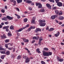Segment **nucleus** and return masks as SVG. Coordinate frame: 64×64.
<instances>
[{"mask_svg": "<svg viewBox=\"0 0 64 64\" xmlns=\"http://www.w3.org/2000/svg\"><path fill=\"white\" fill-rule=\"evenodd\" d=\"M29 26V24H27L26 26L24 28V29H25L26 28H27V27H28Z\"/></svg>", "mask_w": 64, "mask_h": 64, "instance_id": "e433bc0d", "label": "nucleus"}, {"mask_svg": "<svg viewBox=\"0 0 64 64\" xmlns=\"http://www.w3.org/2000/svg\"><path fill=\"white\" fill-rule=\"evenodd\" d=\"M61 45H64V44L63 43L61 42Z\"/></svg>", "mask_w": 64, "mask_h": 64, "instance_id": "69168bd1", "label": "nucleus"}, {"mask_svg": "<svg viewBox=\"0 0 64 64\" xmlns=\"http://www.w3.org/2000/svg\"><path fill=\"white\" fill-rule=\"evenodd\" d=\"M16 10L17 11H18L19 12L20 11V10H19V9L18 8H16Z\"/></svg>", "mask_w": 64, "mask_h": 64, "instance_id": "3c124183", "label": "nucleus"}, {"mask_svg": "<svg viewBox=\"0 0 64 64\" xmlns=\"http://www.w3.org/2000/svg\"><path fill=\"white\" fill-rule=\"evenodd\" d=\"M2 46H0V50L1 51H2V50H4V48H3Z\"/></svg>", "mask_w": 64, "mask_h": 64, "instance_id": "2eb2a0df", "label": "nucleus"}, {"mask_svg": "<svg viewBox=\"0 0 64 64\" xmlns=\"http://www.w3.org/2000/svg\"><path fill=\"white\" fill-rule=\"evenodd\" d=\"M23 29H24V28L19 29V30H17V32H20V31H21L22 30H23Z\"/></svg>", "mask_w": 64, "mask_h": 64, "instance_id": "f8f14e48", "label": "nucleus"}, {"mask_svg": "<svg viewBox=\"0 0 64 64\" xmlns=\"http://www.w3.org/2000/svg\"><path fill=\"white\" fill-rule=\"evenodd\" d=\"M39 38V37L38 36V37H36V36H34L33 38H32L34 40L35 39H36V40H38V38Z\"/></svg>", "mask_w": 64, "mask_h": 64, "instance_id": "4468645a", "label": "nucleus"}, {"mask_svg": "<svg viewBox=\"0 0 64 64\" xmlns=\"http://www.w3.org/2000/svg\"><path fill=\"white\" fill-rule=\"evenodd\" d=\"M32 23H33L34 24V23H35V20H34V19H32Z\"/></svg>", "mask_w": 64, "mask_h": 64, "instance_id": "37998d69", "label": "nucleus"}, {"mask_svg": "<svg viewBox=\"0 0 64 64\" xmlns=\"http://www.w3.org/2000/svg\"><path fill=\"white\" fill-rule=\"evenodd\" d=\"M15 15L16 16H17L18 19H20V16L16 14H15Z\"/></svg>", "mask_w": 64, "mask_h": 64, "instance_id": "5701e85b", "label": "nucleus"}, {"mask_svg": "<svg viewBox=\"0 0 64 64\" xmlns=\"http://www.w3.org/2000/svg\"><path fill=\"white\" fill-rule=\"evenodd\" d=\"M62 24V22H60L59 23V25H61V24Z\"/></svg>", "mask_w": 64, "mask_h": 64, "instance_id": "bf43d9fd", "label": "nucleus"}, {"mask_svg": "<svg viewBox=\"0 0 64 64\" xmlns=\"http://www.w3.org/2000/svg\"><path fill=\"white\" fill-rule=\"evenodd\" d=\"M35 42V40H34L32 42V43H34Z\"/></svg>", "mask_w": 64, "mask_h": 64, "instance_id": "052dcab7", "label": "nucleus"}, {"mask_svg": "<svg viewBox=\"0 0 64 64\" xmlns=\"http://www.w3.org/2000/svg\"><path fill=\"white\" fill-rule=\"evenodd\" d=\"M60 34V32H58L56 34H54V35L56 37H58V36H59V34Z\"/></svg>", "mask_w": 64, "mask_h": 64, "instance_id": "6e6552de", "label": "nucleus"}, {"mask_svg": "<svg viewBox=\"0 0 64 64\" xmlns=\"http://www.w3.org/2000/svg\"><path fill=\"white\" fill-rule=\"evenodd\" d=\"M6 32H8V31H9V29H8V28H6Z\"/></svg>", "mask_w": 64, "mask_h": 64, "instance_id": "4d7b16f0", "label": "nucleus"}, {"mask_svg": "<svg viewBox=\"0 0 64 64\" xmlns=\"http://www.w3.org/2000/svg\"><path fill=\"white\" fill-rule=\"evenodd\" d=\"M48 56H50V55H52V53L51 52H48Z\"/></svg>", "mask_w": 64, "mask_h": 64, "instance_id": "412c9836", "label": "nucleus"}, {"mask_svg": "<svg viewBox=\"0 0 64 64\" xmlns=\"http://www.w3.org/2000/svg\"><path fill=\"white\" fill-rule=\"evenodd\" d=\"M57 17V15H56L52 16L51 18L52 19H54L55 18V17Z\"/></svg>", "mask_w": 64, "mask_h": 64, "instance_id": "0eeeda50", "label": "nucleus"}, {"mask_svg": "<svg viewBox=\"0 0 64 64\" xmlns=\"http://www.w3.org/2000/svg\"><path fill=\"white\" fill-rule=\"evenodd\" d=\"M32 19H34V20H35V19H36V18L35 17H34Z\"/></svg>", "mask_w": 64, "mask_h": 64, "instance_id": "680f3d73", "label": "nucleus"}, {"mask_svg": "<svg viewBox=\"0 0 64 64\" xmlns=\"http://www.w3.org/2000/svg\"><path fill=\"white\" fill-rule=\"evenodd\" d=\"M6 53L7 55H10V51H7Z\"/></svg>", "mask_w": 64, "mask_h": 64, "instance_id": "f3484780", "label": "nucleus"}, {"mask_svg": "<svg viewBox=\"0 0 64 64\" xmlns=\"http://www.w3.org/2000/svg\"><path fill=\"white\" fill-rule=\"evenodd\" d=\"M5 46L6 47V48H8V45H7V44H5Z\"/></svg>", "mask_w": 64, "mask_h": 64, "instance_id": "8fccbe9b", "label": "nucleus"}, {"mask_svg": "<svg viewBox=\"0 0 64 64\" xmlns=\"http://www.w3.org/2000/svg\"><path fill=\"white\" fill-rule=\"evenodd\" d=\"M1 37L2 38H7V37L6 36V35L5 34H3V36H2Z\"/></svg>", "mask_w": 64, "mask_h": 64, "instance_id": "4be33fe9", "label": "nucleus"}, {"mask_svg": "<svg viewBox=\"0 0 64 64\" xmlns=\"http://www.w3.org/2000/svg\"><path fill=\"white\" fill-rule=\"evenodd\" d=\"M38 7L39 8H42V5L41 4V3H40V4H39L38 6Z\"/></svg>", "mask_w": 64, "mask_h": 64, "instance_id": "b1692460", "label": "nucleus"}, {"mask_svg": "<svg viewBox=\"0 0 64 64\" xmlns=\"http://www.w3.org/2000/svg\"><path fill=\"white\" fill-rule=\"evenodd\" d=\"M12 49L13 48H8V49L9 50H12Z\"/></svg>", "mask_w": 64, "mask_h": 64, "instance_id": "a18cd8bd", "label": "nucleus"}, {"mask_svg": "<svg viewBox=\"0 0 64 64\" xmlns=\"http://www.w3.org/2000/svg\"><path fill=\"white\" fill-rule=\"evenodd\" d=\"M18 3H20L22 2V0H17Z\"/></svg>", "mask_w": 64, "mask_h": 64, "instance_id": "aec40b11", "label": "nucleus"}, {"mask_svg": "<svg viewBox=\"0 0 64 64\" xmlns=\"http://www.w3.org/2000/svg\"><path fill=\"white\" fill-rule=\"evenodd\" d=\"M3 29H6V26H4V27L3 28Z\"/></svg>", "mask_w": 64, "mask_h": 64, "instance_id": "6e6d98bb", "label": "nucleus"}, {"mask_svg": "<svg viewBox=\"0 0 64 64\" xmlns=\"http://www.w3.org/2000/svg\"><path fill=\"white\" fill-rule=\"evenodd\" d=\"M28 9L29 10H30V11H32V8H31V7H29Z\"/></svg>", "mask_w": 64, "mask_h": 64, "instance_id": "58836bf2", "label": "nucleus"}, {"mask_svg": "<svg viewBox=\"0 0 64 64\" xmlns=\"http://www.w3.org/2000/svg\"><path fill=\"white\" fill-rule=\"evenodd\" d=\"M23 58H24V59H26L27 58H28L26 56H23Z\"/></svg>", "mask_w": 64, "mask_h": 64, "instance_id": "4c0bfd02", "label": "nucleus"}, {"mask_svg": "<svg viewBox=\"0 0 64 64\" xmlns=\"http://www.w3.org/2000/svg\"><path fill=\"white\" fill-rule=\"evenodd\" d=\"M23 40L24 42H29V40L26 39L25 38H23Z\"/></svg>", "mask_w": 64, "mask_h": 64, "instance_id": "ddd939ff", "label": "nucleus"}, {"mask_svg": "<svg viewBox=\"0 0 64 64\" xmlns=\"http://www.w3.org/2000/svg\"><path fill=\"white\" fill-rule=\"evenodd\" d=\"M5 24H8V22H5Z\"/></svg>", "mask_w": 64, "mask_h": 64, "instance_id": "13d9d810", "label": "nucleus"}, {"mask_svg": "<svg viewBox=\"0 0 64 64\" xmlns=\"http://www.w3.org/2000/svg\"><path fill=\"white\" fill-rule=\"evenodd\" d=\"M1 54H5V51H2L0 52Z\"/></svg>", "mask_w": 64, "mask_h": 64, "instance_id": "2f4dec72", "label": "nucleus"}, {"mask_svg": "<svg viewBox=\"0 0 64 64\" xmlns=\"http://www.w3.org/2000/svg\"><path fill=\"white\" fill-rule=\"evenodd\" d=\"M26 3H32V2L30 1V0H27L26 1Z\"/></svg>", "mask_w": 64, "mask_h": 64, "instance_id": "6ab92c4d", "label": "nucleus"}, {"mask_svg": "<svg viewBox=\"0 0 64 64\" xmlns=\"http://www.w3.org/2000/svg\"><path fill=\"white\" fill-rule=\"evenodd\" d=\"M21 58V56L19 55L18 56V57L17 58V59L18 60H19V59H20Z\"/></svg>", "mask_w": 64, "mask_h": 64, "instance_id": "bb28decb", "label": "nucleus"}, {"mask_svg": "<svg viewBox=\"0 0 64 64\" xmlns=\"http://www.w3.org/2000/svg\"><path fill=\"white\" fill-rule=\"evenodd\" d=\"M8 35L9 36H12L10 32H8Z\"/></svg>", "mask_w": 64, "mask_h": 64, "instance_id": "f704fd0d", "label": "nucleus"}, {"mask_svg": "<svg viewBox=\"0 0 64 64\" xmlns=\"http://www.w3.org/2000/svg\"><path fill=\"white\" fill-rule=\"evenodd\" d=\"M5 56L4 55H3L1 57V58L2 59H4V57Z\"/></svg>", "mask_w": 64, "mask_h": 64, "instance_id": "a878e982", "label": "nucleus"}, {"mask_svg": "<svg viewBox=\"0 0 64 64\" xmlns=\"http://www.w3.org/2000/svg\"><path fill=\"white\" fill-rule=\"evenodd\" d=\"M44 50H45L46 51H48V48H44Z\"/></svg>", "mask_w": 64, "mask_h": 64, "instance_id": "473e14b6", "label": "nucleus"}, {"mask_svg": "<svg viewBox=\"0 0 64 64\" xmlns=\"http://www.w3.org/2000/svg\"><path fill=\"white\" fill-rule=\"evenodd\" d=\"M36 30L37 31L40 32L41 31V29L40 28H37L36 29Z\"/></svg>", "mask_w": 64, "mask_h": 64, "instance_id": "a211bd4d", "label": "nucleus"}, {"mask_svg": "<svg viewBox=\"0 0 64 64\" xmlns=\"http://www.w3.org/2000/svg\"><path fill=\"white\" fill-rule=\"evenodd\" d=\"M6 18L8 19V20H12L13 19V18L12 17H11L9 16H8L6 17Z\"/></svg>", "mask_w": 64, "mask_h": 64, "instance_id": "20e7f679", "label": "nucleus"}, {"mask_svg": "<svg viewBox=\"0 0 64 64\" xmlns=\"http://www.w3.org/2000/svg\"><path fill=\"white\" fill-rule=\"evenodd\" d=\"M35 26H32L30 28L28 29V31H30L31 30V29H35Z\"/></svg>", "mask_w": 64, "mask_h": 64, "instance_id": "7ed1b4c3", "label": "nucleus"}, {"mask_svg": "<svg viewBox=\"0 0 64 64\" xmlns=\"http://www.w3.org/2000/svg\"><path fill=\"white\" fill-rule=\"evenodd\" d=\"M42 40H43V38H42V36H41L39 39V42H41V41H42Z\"/></svg>", "mask_w": 64, "mask_h": 64, "instance_id": "393cba45", "label": "nucleus"}, {"mask_svg": "<svg viewBox=\"0 0 64 64\" xmlns=\"http://www.w3.org/2000/svg\"><path fill=\"white\" fill-rule=\"evenodd\" d=\"M39 4H40V3H36V6H38V5H39Z\"/></svg>", "mask_w": 64, "mask_h": 64, "instance_id": "09e8293b", "label": "nucleus"}, {"mask_svg": "<svg viewBox=\"0 0 64 64\" xmlns=\"http://www.w3.org/2000/svg\"><path fill=\"white\" fill-rule=\"evenodd\" d=\"M14 4H16V2L15 0L14 1Z\"/></svg>", "mask_w": 64, "mask_h": 64, "instance_id": "e2e57ef3", "label": "nucleus"}, {"mask_svg": "<svg viewBox=\"0 0 64 64\" xmlns=\"http://www.w3.org/2000/svg\"><path fill=\"white\" fill-rule=\"evenodd\" d=\"M6 26V29H8V28H9V26Z\"/></svg>", "mask_w": 64, "mask_h": 64, "instance_id": "5fc2aeb1", "label": "nucleus"}, {"mask_svg": "<svg viewBox=\"0 0 64 64\" xmlns=\"http://www.w3.org/2000/svg\"><path fill=\"white\" fill-rule=\"evenodd\" d=\"M39 22H40V26H44L46 25V23H42L44 22H45V20H39Z\"/></svg>", "mask_w": 64, "mask_h": 64, "instance_id": "f257e3e1", "label": "nucleus"}, {"mask_svg": "<svg viewBox=\"0 0 64 64\" xmlns=\"http://www.w3.org/2000/svg\"><path fill=\"white\" fill-rule=\"evenodd\" d=\"M54 28H51L50 29L49 31H53V30H54Z\"/></svg>", "mask_w": 64, "mask_h": 64, "instance_id": "c756f323", "label": "nucleus"}, {"mask_svg": "<svg viewBox=\"0 0 64 64\" xmlns=\"http://www.w3.org/2000/svg\"><path fill=\"white\" fill-rule=\"evenodd\" d=\"M7 18L6 17H4L2 18V20H4V21H7Z\"/></svg>", "mask_w": 64, "mask_h": 64, "instance_id": "9b49d317", "label": "nucleus"}, {"mask_svg": "<svg viewBox=\"0 0 64 64\" xmlns=\"http://www.w3.org/2000/svg\"><path fill=\"white\" fill-rule=\"evenodd\" d=\"M10 29H11V30H13L14 29V27L13 26H11L10 27Z\"/></svg>", "mask_w": 64, "mask_h": 64, "instance_id": "cd10ccee", "label": "nucleus"}, {"mask_svg": "<svg viewBox=\"0 0 64 64\" xmlns=\"http://www.w3.org/2000/svg\"><path fill=\"white\" fill-rule=\"evenodd\" d=\"M50 2H53V3H54V0H50Z\"/></svg>", "mask_w": 64, "mask_h": 64, "instance_id": "49530a36", "label": "nucleus"}, {"mask_svg": "<svg viewBox=\"0 0 64 64\" xmlns=\"http://www.w3.org/2000/svg\"><path fill=\"white\" fill-rule=\"evenodd\" d=\"M58 19L60 20H63V19H64V17L62 16H60L58 17Z\"/></svg>", "mask_w": 64, "mask_h": 64, "instance_id": "9d476101", "label": "nucleus"}, {"mask_svg": "<svg viewBox=\"0 0 64 64\" xmlns=\"http://www.w3.org/2000/svg\"><path fill=\"white\" fill-rule=\"evenodd\" d=\"M30 59L28 58H27L25 60L26 63H28L29 61H30Z\"/></svg>", "mask_w": 64, "mask_h": 64, "instance_id": "1a4fd4ad", "label": "nucleus"}, {"mask_svg": "<svg viewBox=\"0 0 64 64\" xmlns=\"http://www.w3.org/2000/svg\"><path fill=\"white\" fill-rule=\"evenodd\" d=\"M36 51L38 53H41V52L40 51V49L39 48H37L36 50Z\"/></svg>", "mask_w": 64, "mask_h": 64, "instance_id": "dca6fc26", "label": "nucleus"}, {"mask_svg": "<svg viewBox=\"0 0 64 64\" xmlns=\"http://www.w3.org/2000/svg\"><path fill=\"white\" fill-rule=\"evenodd\" d=\"M41 63L42 64H45V62L43 61H42Z\"/></svg>", "mask_w": 64, "mask_h": 64, "instance_id": "de8ad7c7", "label": "nucleus"}, {"mask_svg": "<svg viewBox=\"0 0 64 64\" xmlns=\"http://www.w3.org/2000/svg\"><path fill=\"white\" fill-rule=\"evenodd\" d=\"M62 12L61 11H60L59 15H62Z\"/></svg>", "mask_w": 64, "mask_h": 64, "instance_id": "c9c22d12", "label": "nucleus"}, {"mask_svg": "<svg viewBox=\"0 0 64 64\" xmlns=\"http://www.w3.org/2000/svg\"><path fill=\"white\" fill-rule=\"evenodd\" d=\"M9 41V40H6L5 41V42H6V43H8Z\"/></svg>", "mask_w": 64, "mask_h": 64, "instance_id": "79ce46f5", "label": "nucleus"}, {"mask_svg": "<svg viewBox=\"0 0 64 64\" xmlns=\"http://www.w3.org/2000/svg\"><path fill=\"white\" fill-rule=\"evenodd\" d=\"M41 42H40L39 41V42L38 43V44L39 45H41Z\"/></svg>", "mask_w": 64, "mask_h": 64, "instance_id": "864d4df0", "label": "nucleus"}, {"mask_svg": "<svg viewBox=\"0 0 64 64\" xmlns=\"http://www.w3.org/2000/svg\"><path fill=\"white\" fill-rule=\"evenodd\" d=\"M40 11L41 12H45V10L44 9L41 10Z\"/></svg>", "mask_w": 64, "mask_h": 64, "instance_id": "72a5a7b5", "label": "nucleus"}, {"mask_svg": "<svg viewBox=\"0 0 64 64\" xmlns=\"http://www.w3.org/2000/svg\"><path fill=\"white\" fill-rule=\"evenodd\" d=\"M56 7H54L53 8L54 9H56Z\"/></svg>", "mask_w": 64, "mask_h": 64, "instance_id": "0e129e2a", "label": "nucleus"}, {"mask_svg": "<svg viewBox=\"0 0 64 64\" xmlns=\"http://www.w3.org/2000/svg\"><path fill=\"white\" fill-rule=\"evenodd\" d=\"M46 6L48 7V9H51V6H50L49 4H46Z\"/></svg>", "mask_w": 64, "mask_h": 64, "instance_id": "423d86ee", "label": "nucleus"}, {"mask_svg": "<svg viewBox=\"0 0 64 64\" xmlns=\"http://www.w3.org/2000/svg\"><path fill=\"white\" fill-rule=\"evenodd\" d=\"M43 55L44 56H48V52H43Z\"/></svg>", "mask_w": 64, "mask_h": 64, "instance_id": "f03ea898", "label": "nucleus"}, {"mask_svg": "<svg viewBox=\"0 0 64 64\" xmlns=\"http://www.w3.org/2000/svg\"><path fill=\"white\" fill-rule=\"evenodd\" d=\"M15 57V56L14 55V54H12L11 55V57L12 58H14Z\"/></svg>", "mask_w": 64, "mask_h": 64, "instance_id": "c03bdc74", "label": "nucleus"}, {"mask_svg": "<svg viewBox=\"0 0 64 64\" xmlns=\"http://www.w3.org/2000/svg\"><path fill=\"white\" fill-rule=\"evenodd\" d=\"M57 5L59 7H61L62 6V3L60 2H59L57 3Z\"/></svg>", "mask_w": 64, "mask_h": 64, "instance_id": "39448f33", "label": "nucleus"}, {"mask_svg": "<svg viewBox=\"0 0 64 64\" xmlns=\"http://www.w3.org/2000/svg\"><path fill=\"white\" fill-rule=\"evenodd\" d=\"M5 8L7 9V6H5Z\"/></svg>", "mask_w": 64, "mask_h": 64, "instance_id": "774afa93", "label": "nucleus"}, {"mask_svg": "<svg viewBox=\"0 0 64 64\" xmlns=\"http://www.w3.org/2000/svg\"><path fill=\"white\" fill-rule=\"evenodd\" d=\"M28 20V19L27 18H24V22H26Z\"/></svg>", "mask_w": 64, "mask_h": 64, "instance_id": "c85d7f7f", "label": "nucleus"}, {"mask_svg": "<svg viewBox=\"0 0 64 64\" xmlns=\"http://www.w3.org/2000/svg\"><path fill=\"white\" fill-rule=\"evenodd\" d=\"M1 12L2 13H4L5 12V10L3 9H2L1 10Z\"/></svg>", "mask_w": 64, "mask_h": 64, "instance_id": "a19ab883", "label": "nucleus"}, {"mask_svg": "<svg viewBox=\"0 0 64 64\" xmlns=\"http://www.w3.org/2000/svg\"><path fill=\"white\" fill-rule=\"evenodd\" d=\"M57 59H58V61H59V60H60V58L59 57H58L57 58Z\"/></svg>", "mask_w": 64, "mask_h": 64, "instance_id": "338daca9", "label": "nucleus"}, {"mask_svg": "<svg viewBox=\"0 0 64 64\" xmlns=\"http://www.w3.org/2000/svg\"><path fill=\"white\" fill-rule=\"evenodd\" d=\"M63 61V59L60 58L59 60V61L60 62H62Z\"/></svg>", "mask_w": 64, "mask_h": 64, "instance_id": "ea45409f", "label": "nucleus"}, {"mask_svg": "<svg viewBox=\"0 0 64 64\" xmlns=\"http://www.w3.org/2000/svg\"><path fill=\"white\" fill-rule=\"evenodd\" d=\"M55 13H56V14H58L59 13V11L58 10H55Z\"/></svg>", "mask_w": 64, "mask_h": 64, "instance_id": "7c9ffc66", "label": "nucleus"}, {"mask_svg": "<svg viewBox=\"0 0 64 64\" xmlns=\"http://www.w3.org/2000/svg\"><path fill=\"white\" fill-rule=\"evenodd\" d=\"M55 1L56 2V3H58L59 2V0H55Z\"/></svg>", "mask_w": 64, "mask_h": 64, "instance_id": "603ef678", "label": "nucleus"}]
</instances>
